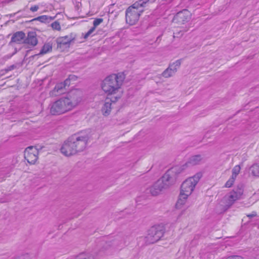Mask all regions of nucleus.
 <instances>
[{
	"instance_id": "nucleus-28",
	"label": "nucleus",
	"mask_w": 259,
	"mask_h": 259,
	"mask_svg": "<svg viewBox=\"0 0 259 259\" xmlns=\"http://www.w3.org/2000/svg\"><path fill=\"white\" fill-rule=\"evenodd\" d=\"M57 42L59 44H67L69 39L67 37H63L58 39Z\"/></svg>"
},
{
	"instance_id": "nucleus-11",
	"label": "nucleus",
	"mask_w": 259,
	"mask_h": 259,
	"mask_svg": "<svg viewBox=\"0 0 259 259\" xmlns=\"http://www.w3.org/2000/svg\"><path fill=\"white\" fill-rule=\"evenodd\" d=\"M167 188V186L160 178L151 187L150 192L153 195L156 196Z\"/></svg>"
},
{
	"instance_id": "nucleus-12",
	"label": "nucleus",
	"mask_w": 259,
	"mask_h": 259,
	"mask_svg": "<svg viewBox=\"0 0 259 259\" xmlns=\"http://www.w3.org/2000/svg\"><path fill=\"white\" fill-rule=\"evenodd\" d=\"M161 226H155L151 228L149 230V235L153 237V241H158L163 236V231Z\"/></svg>"
},
{
	"instance_id": "nucleus-8",
	"label": "nucleus",
	"mask_w": 259,
	"mask_h": 259,
	"mask_svg": "<svg viewBox=\"0 0 259 259\" xmlns=\"http://www.w3.org/2000/svg\"><path fill=\"white\" fill-rule=\"evenodd\" d=\"M183 172L179 165H177L168 169L161 178L165 184L169 188L176 182L177 177Z\"/></svg>"
},
{
	"instance_id": "nucleus-18",
	"label": "nucleus",
	"mask_w": 259,
	"mask_h": 259,
	"mask_svg": "<svg viewBox=\"0 0 259 259\" xmlns=\"http://www.w3.org/2000/svg\"><path fill=\"white\" fill-rule=\"evenodd\" d=\"M243 193V190L241 189H237L231 191L229 195L235 202L241 198Z\"/></svg>"
},
{
	"instance_id": "nucleus-33",
	"label": "nucleus",
	"mask_w": 259,
	"mask_h": 259,
	"mask_svg": "<svg viewBox=\"0 0 259 259\" xmlns=\"http://www.w3.org/2000/svg\"><path fill=\"white\" fill-rule=\"evenodd\" d=\"M255 215V214H249V215H248L247 217H254Z\"/></svg>"
},
{
	"instance_id": "nucleus-1",
	"label": "nucleus",
	"mask_w": 259,
	"mask_h": 259,
	"mask_svg": "<svg viewBox=\"0 0 259 259\" xmlns=\"http://www.w3.org/2000/svg\"><path fill=\"white\" fill-rule=\"evenodd\" d=\"M124 80L123 73H114L106 77L101 83V88L106 94L107 98L101 112L104 116L110 115L113 103L117 102L122 97L123 90L122 88Z\"/></svg>"
},
{
	"instance_id": "nucleus-9",
	"label": "nucleus",
	"mask_w": 259,
	"mask_h": 259,
	"mask_svg": "<svg viewBox=\"0 0 259 259\" xmlns=\"http://www.w3.org/2000/svg\"><path fill=\"white\" fill-rule=\"evenodd\" d=\"M39 151L33 146L27 147L24 151V158L30 164H35L38 159Z\"/></svg>"
},
{
	"instance_id": "nucleus-20",
	"label": "nucleus",
	"mask_w": 259,
	"mask_h": 259,
	"mask_svg": "<svg viewBox=\"0 0 259 259\" xmlns=\"http://www.w3.org/2000/svg\"><path fill=\"white\" fill-rule=\"evenodd\" d=\"M250 171L253 176L259 177V163L252 165L250 168Z\"/></svg>"
},
{
	"instance_id": "nucleus-23",
	"label": "nucleus",
	"mask_w": 259,
	"mask_h": 259,
	"mask_svg": "<svg viewBox=\"0 0 259 259\" xmlns=\"http://www.w3.org/2000/svg\"><path fill=\"white\" fill-rule=\"evenodd\" d=\"M181 64V62L180 60H176V61L172 63L169 67H170L173 71L176 72L178 68L180 67Z\"/></svg>"
},
{
	"instance_id": "nucleus-24",
	"label": "nucleus",
	"mask_w": 259,
	"mask_h": 259,
	"mask_svg": "<svg viewBox=\"0 0 259 259\" xmlns=\"http://www.w3.org/2000/svg\"><path fill=\"white\" fill-rule=\"evenodd\" d=\"M240 166L238 165L235 166L232 170V176L231 177L235 178L236 179L237 175L239 174L240 171Z\"/></svg>"
},
{
	"instance_id": "nucleus-21",
	"label": "nucleus",
	"mask_w": 259,
	"mask_h": 259,
	"mask_svg": "<svg viewBox=\"0 0 259 259\" xmlns=\"http://www.w3.org/2000/svg\"><path fill=\"white\" fill-rule=\"evenodd\" d=\"M52 49V45L50 43L46 44L43 46L40 54H45L49 52H51Z\"/></svg>"
},
{
	"instance_id": "nucleus-15",
	"label": "nucleus",
	"mask_w": 259,
	"mask_h": 259,
	"mask_svg": "<svg viewBox=\"0 0 259 259\" xmlns=\"http://www.w3.org/2000/svg\"><path fill=\"white\" fill-rule=\"evenodd\" d=\"M189 196L179 193L178 200L175 204L177 209H182L186 205Z\"/></svg>"
},
{
	"instance_id": "nucleus-16",
	"label": "nucleus",
	"mask_w": 259,
	"mask_h": 259,
	"mask_svg": "<svg viewBox=\"0 0 259 259\" xmlns=\"http://www.w3.org/2000/svg\"><path fill=\"white\" fill-rule=\"evenodd\" d=\"M234 203V201L231 198L229 194L225 196L220 202L221 206H222L225 210L230 208Z\"/></svg>"
},
{
	"instance_id": "nucleus-3",
	"label": "nucleus",
	"mask_w": 259,
	"mask_h": 259,
	"mask_svg": "<svg viewBox=\"0 0 259 259\" xmlns=\"http://www.w3.org/2000/svg\"><path fill=\"white\" fill-rule=\"evenodd\" d=\"M190 16V12L187 10L178 13L175 16L171 24L174 37H181L188 31L189 28L185 23L189 20Z\"/></svg>"
},
{
	"instance_id": "nucleus-17",
	"label": "nucleus",
	"mask_w": 259,
	"mask_h": 259,
	"mask_svg": "<svg viewBox=\"0 0 259 259\" xmlns=\"http://www.w3.org/2000/svg\"><path fill=\"white\" fill-rule=\"evenodd\" d=\"M25 34L22 31H18L14 34L12 41L17 43L24 42Z\"/></svg>"
},
{
	"instance_id": "nucleus-31",
	"label": "nucleus",
	"mask_w": 259,
	"mask_h": 259,
	"mask_svg": "<svg viewBox=\"0 0 259 259\" xmlns=\"http://www.w3.org/2000/svg\"><path fill=\"white\" fill-rule=\"evenodd\" d=\"M75 259H89V257L88 254L82 253L77 255Z\"/></svg>"
},
{
	"instance_id": "nucleus-29",
	"label": "nucleus",
	"mask_w": 259,
	"mask_h": 259,
	"mask_svg": "<svg viewBox=\"0 0 259 259\" xmlns=\"http://www.w3.org/2000/svg\"><path fill=\"white\" fill-rule=\"evenodd\" d=\"M51 26H52V28L54 30H60L61 29L60 25L57 21L53 22Z\"/></svg>"
},
{
	"instance_id": "nucleus-4",
	"label": "nucleus",
	"mask_w": 259,
	"mask_h": 259,
	"mask_svg": "<svg viewBox=\"0 0 259 259\" xmlns=\"http://www.w3.org/2000/svg\"><path fill=\"white\" fill-rule=\"evenodd\" d=\"M147 3L140 1L129 7L126 11V22L130 25L135 24L144 11V7Z\"/></svg>"
},
{
	"instance_id": "nucleus-13",
	"label": "nucleus",
	"mask_w": 259,
	"mask_h": 259,
	"mask_svg": "<svg viewBox=\"0 0 259 259\" xmlns=\"http://www.w3.org/2000/svg\"><path fill=\"white\" fill-rule=\"evenodd\" d=\"M77 77L74 75H70L69 78L66 79L63 82L58 83L55 87L61 94L65 92L66 88L70 85V80H75Z\"/></svg>"
},
{
	"instance_id": "nucleus-30",
	"label": "nucleus",
	"mask_w": 259,
	"mask_h": 259,
	"mask_svg": "<svg viewBox=\"0 0 259 259\" xmlns=\"http://www.w3.org/2000/svg\"><path fill=\"white\" fill-rule=\"evenodd\" d=\"M224 259H244V258L240 255H232L228 256L225 257Z\"/></svg>"
},
{
	"instance_id": "nucleus-26",
	"label": "nucleus",
	"mask_w": 259,
	"mask_h": 259,
	"mask_svg": "<svg viewBox=\"0 0 259 259\" xmlns=\"http://www.w3.org/2000/svg\"><path fill=\"white\" fill-rule=\"evenodd\" d=\"M235 179L231 177V178L226 183L225 186L226 188H230L233 185Z\"/></svg>"
},
{
	"instance_id": "nucleus-27",
	"label": "nucleus",
	"mask_w": 259,
	"mask_h": 259,
	"mask_svg": "<svg viewBox=\"0 0 259 259\" xmlns=\"http://www.w3.org/2000/svg\"><path fill=\"white\" fill-rule=\"evenodd\" d=\"M61 94L60 93H59V91L56 87L50 92V95L51 97H55Z\"/></svg>"
},
{
	"instance_id": "nucleus-10",
	"label": "nucleus",
	"mask_w": 259,
	"mask_h": 259,
	"mask_svg": "<svg viewBox=\"0 0 259 259\" xmlns=\"http://www.w3.org/2000/svg\"><path fill=\"white\" fill-rule=\"evenodd\" d=\"M202 160V157L201 155H195L191 156L185 163L179 166L184 172L191 166L199 164Z\"/></svg>"
},
{
	"instance_id": "nucleus-14",
	"label": "nucleus",
	"mask_w": 259,
	"mask_h": 259,
	"mask_svg": "<svg viewBox=\"0 0 259 259\" xmlns=\"http://www.w3.org/2000/svg\"><path fill=\"white\" fill-rule=\"evenodd\" d=\"M37 42L36 33L35 32H29L27 38L24 40V43L34 47L37 44Z\"/></svg>"
},
{
	"instance_id": "nucleus-7",
	"label": "nucleus",
	"mask_w": 259,
	"mask_h": 259,
	"mask_svg": "<svg viewBox=\"0 0 259 259\" xmlns=\"http://www.w3.org/2000/svg\"><path fill=\"white\" fill-rule=\"evenodd\" d=\"M64 98L67 100L72 109L76 108L84 100L83 92L77 89L71 90Z\"/></svg>"
},
{
	"instance_id": "nucleus-25",
	"label": "nucleus",
	"mask_w": 259,
	"mask_h": 259,
	"mask_svg": "<svg viewBox=\"0 0 259 259\" xmlns=\"http://www.w3.org/2000/svg\"><path fill=\"white\" fill-rule=\"evenodd\" d=\"M52 20V18L51 17H49L46 15L41 16L40 17H38L35 19H34V20H38L40 21L41 22H48Z\"/></svg>"
},
{
	"instance_id": "nucleus-2",
	"label": "nucleus",
	"mask_w": 259,
	"mask_h": 259,
	"mask_svg": "<svg viewBox=\"0 0 259 259\" xmlns=\"http://www.w3.org/2000/svg\"><path fill=\"white\" fill-rule=\"evenodd\" d=\"M87 141L85 136H72L63 142L60 149V152L66 157L74 155L85 149Z\"/></svg>"
},
{
	"instance_id": "nucleus-5",
	"label": "nucleus",
	"mask_w": 259,
	"mask_h": 259,
	"mask_svg": "<svg viewBox=\"0 0 259 259\" xmlns=\"http://www.w3.org/2000/svg\"><path fill=\"white\" fill-rule=\"evenodd\" d=\"M202 176L203 173L199 171L187 178L181 184L180 193L189 197L191 196Z\"/></svg>"
},
{
	"instance_id": "nucleus-19",
	"label": "nucleus",
	"mask_w": 259,
	"mask_h": 259,
	"mask_svg": "<svg viewBox=\"0 0 259 259\" xmlns=\"http://www.w3.org/2000/svg\"><path fill=\"white\" fill-rule=\"evenodd\" d=\"M103 21V19H101V18H97L96 19L94 22H93V27H92L91 29H90L88 32H87L84 35V38H87L92 33H93L95 29H96V28L101 23H102Z\"/></svg>"
},
{
	"instance_id": "nucleus-6",
	"label": "nucleus",
	"mask_w": 259,
	"mask_h": 259,
	"mask_svg": "<svg viewBox=\"0 0 259 259\" xmlns=\"http://www.w3.org/2000/svg\"><path fill=\"white\" fill-rule=\"evenodd\" d=\"M72 110L67 100L63 97L52 103L50 112L52 115H60Z\"/></svg>"
},
{
	"instance_id": "nucleus-22",
	"label": "nucleus",
	"mask_w": 259,
	"mask_h": 259,
	"mask_svg": "<svg viewBox=\"0 0 259 259\" xmlns=\"http://www.w3.org/2000/svg\"><path fill=\"white\" fill-rule=\"evenodd\" d=\"M176 72L173 71V70L170 67H168L163 73L162 75L164 77H169L172 76Z\"/></svg>"
},
{
	"instance_id": "nucleus-32",
	"label": "nucleus",
	"mask_w": 259,
	"mask_h": 259,
	"mask_svg": "<svg viewBox=\"0 0 259 259\" xmlns=\"http://www.w3.org/2000/svg\"><path fill=\"white\" fill-rule=\"evenodd\" d=\"M38 9V7L37 6H34L33 7H31L30 8V10L32 12H35L37 11Z\"/></svg>"
}]
</instances>
